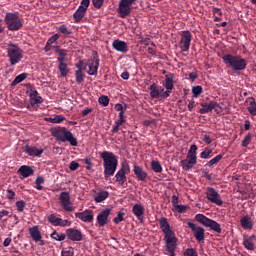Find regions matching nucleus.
<instances>
[{"label": "nucleus", "mask_w": 256, "mask_h": 256, "mask_svg": "<svg viewBox=\"0 0 256 256\" xmlns=\"http://www.w3.org/2000/svg\"><path fill=\"white\" fill-rule=\"evenodd\" d=\"M197 149H199L195 144L190 146V149L187 154L188 161H197Z\"/></svg>", "instance_id": "34"}, {"label": "nucleus", "mask_w": 256, "mask_h": 256, "mask_svg": "<svg viewBox=\"0 0 256 256\" xmlns=\"http://www.w3.org/2000/svg\"><path fill=\"white\" fill-rule=\"evenodd\" d=\"M63 121H65L63 115H57L53 118V123H63Z\"/></svg>", "instance_id": "62"}, {"label": "nucleus", "mask_w": 256, "mask_h": 256, "mask_svg": "<svg viewBox=\"0 0 256 256\" xmlns=\"http://www.w3.org/2000/svg\"><path fill=\"white\" fill-rule=\"evenodd\" d=\"M75 217L77 219H80V221H83L84 223H92L94 216H93V210H84L83 212H76Z\"/></svg>", "instance_id": "16"}, {"label": "nucleus", "mask_w": 256, "mask_h": 256, "mask_svg": "<svg viewBox=\"0 0 256 256\" xmlns=\"http://www.w3.org/2000/svg\"><path fill=\"white\" fill-rule=\"evenodd\" d=\"M240 225L246 230L253 229V221H251V217H249V215L243 216L240 219Z\"/></svg>", "instance_id": "31"}, {"label": "nucleus", "mask_w": 256, "mask_h": 256, "mask_svg": "<svg viewBox=\"0 0 256 256\" xmlns=\"http://www.w3.org/2000/svg\"><path fill=\"white\" fill-rule=\"evenodd\" d=\"M177 241L178 239L175 238L174 240L166 241V250L170 253V256H175V250L177 249Z\"/></svg>", "instance_id": "30"}, {"label": "nucleus", "mask_w": 256, "mask_h": 256, "mask_svg": "<svg viewBox=\"0 0 256 256\" xmlns=\"http://www.w3.org/2000/svg\"><path fill=\"white\" fill-rule=\"evenodd\" d=\"M51 135L57 141H61L62 143L68 142L72 147H77V138L73 137V133L65 127L53 128L51 130Z\"/></svg>", "instance_id": "2"}, {"label": "nucleus", "mask_w": 256, "mask_h": 256, "mask_svg": "<svg viewBox=\"0 0 256 256\" xmlns=\"http://www.w3.org/2000/svg\"><path fill=\"white\" fill-rule=\"evenodd\" d=\"M89 5H91V0H82L79 7H82L84 11H87Z\"/></svg>", "instance_id": "59"}, {"label": "nucleus", "mask_w": 256, "mask_h": 256, "mask_svg": "<svg viewBox=\"0 0 256 256\" xmlns=\"http://www.w3.org/2000/svg\"><path fill=\"white\" fill-rule=\"evenodd\" d=\"M15 197H16L15 191L11 189L6 190V199H8V201L15 200Z\"/></svg>", "instance_id": "53"}, {"label": "nucleus", "mask_w": 256, "mask_h": 256, "mask_svg": "<svg viewBox=\"0 0 256 256\" xmlns=\"http://www.w3.org/2000/svg\"><path fill=\"white\" fill-rule=\"evenodd\" d=\"M202 141H204V143H206L207 145H211L213 140L211 139V136L205 134L202 135Z\"/></svg>", "instance_id": "61"}, {"label": "nucleus", "mask_w": 256, "mask_h": 256, "mask_svg": "<svg viewBox=\"0 0 256 256\" xmlns=\"http://www.w3.org/2000/svg\"><path fill=\"white\" fill-rule=\"evenodd\" d=\"M127 173H129V166L123 165L122 168L116 173L115 179L118 185L123 187L127 183Z\"/></svg>", "instance_id": "14"}, {"label": "nucleus", "mask_w": 256, "mask_h": 256, "mask_svg": "<svg viewBox=\"0 0 256 256\" xmlns=\"http://www.w3.org/2000/svg\"><path fill=\"white\" fill-rule=\"evenodd\" d=\"M57 31L61 33L64 39H67V37H69L70 35H73V31L71 30V28L67 27V25L65 24L58 26Z\"/></svg>", "instance_id": "33"}, {"label": "nucleus", "mask_w": 256, "mask_h": 256, "mask_svg": "<svg viewBox=\"0 0 256 256\" xmlns=\"http://www.w3.org/2000/svg\"><path fill=\"white\" fill-rule=\"evenodd\" d=\"M187 209H189V206H187V205H179L178 204L174 208V211H176L177 213H185Z\"/></svg>", "instance_id": "55"}, {"label": "nucleus", "mask_w": 256, "mask_h": 256, "mask_svg": "<svg viewBox=\"0 0 256 256\" xmlns=\"http://www.w3.org/2000/svg\"><path fill=\"white\" fill-rule=\"evenodd\" d=\"M85 13H87V11L83 9V7H78L73 15L75 23H80L83 17H85Z\"/></svg>", "instance_id": "36"}, {"label": "nucleus", "mask_w": 256, "mask_h": 256, "mask_svg": "<svg viewBox=\"0 0 256 256\" xmlns=\"http://www.w3.org/2000/svg\"><path fill=\"white\" fill-rule=\"evenodd\" d=\"M16 208L19 213H23V211H25V201L23 200L17 201Z\"/></svg>", "instance_id": "54"}, {"label": "nucleus", "mask_w": 256, "mask_h": 256, "mask_svg": "<svg viewBox=\"0 0 256 256\" xmlns=\"http://www.w3.org/2000/svg\"><path fill=\"white\" fill-rule=\"evenodd\" d=\"M29 97L31 107H35V105H41V103H43V98L39 96V92L35 89L30 90Z\"/></svg>", "instance_id": "22"}, {"label": "nucleus", "mask_w": 256, "mask_h": 256, "mask_svg": "<svg viewBox=\"0 0 256 256\" xmlns=\"http://www.w3.org/2000/svg\"><path fill=\"white\" fill-rule=\"evenodd\" d=\"M150 90V97H152V99H159V97H161V95H163V91H165V88H163V86H157V84H152L149 87Z\"/></svg>", "instance_id": "23"}, {"label": "nucleus", "mask_w": 256, "mask_h": 256, "mask_svg": "<svg viewBox=\"0 0 256 256\" xmlns=\"http://www.w3.org/2000/svg\"><path fill=\"white\" fill-rule=\"evenodd\" d=\"M27 77V73H22L18 76L15 77V79L12 81L11 85L15 86V85H19V83H23V81H25Z\"/></svg>", "instance_id": "40"}, {"label": "nucleus", "mask_w": 256, "mask_h": 256, "mask_svg": "<svg viewBox=\"0 0 256 256\" xmlns=\"http://www.w3.org/2000/svg\"><path fill=\"white\" fill-rule=\"evenodd\" d=\"M60 37H61V35L58 34V33L52 35V36L47 40L48 45H53V43H55Z\"/></svg>", "instance_id": "56"}, {"label": "nucleus", "mask_w": 256, "mask_h": 256, "mask_svg": "<svg viewBox=\"0 0 256 256\" xmlns=\"http://www.w3.org/2000/svg\"><path fill=\"white\" fill-rule=\"evenodd\" d=\"M99 105H102V107H107L109 105V97L102 95L98 99Z\"/></svg>", "instance_id": "49"}, {"label": "nucleus", "mask_w": 256, "mask_h": 256, "mask_svg": "<svg viewBox=\"0 0 256 256\" xmlns=\"http://www.w3.org/2000/svg\"><path fill=\"white\" fill-rule=\"evenodd\" d=\"M246 103H249V106L247 107V111L252 115L253 117L256 116V101L255 98L249 97L246 99Z\"/></svg>", "instance_id": "32"}, {"label": "nucleus", "mask_w": 256, "mask_h": 256, "mask_svg": "<svg viewBox=\"0 0 256 256\" xmlns=\"http://www.w3.org/2000/svg\"><path fill=\"white\" fill-rule=\"evenodd\" d=\"M187 225L191 229L196 241L199 243L205 241V229L203 227L197 226L193 222H188Z\"/></svg>", "instance_id": "12"}, {"label": "nucleus", "mask_w": 256, "mask_h": 256, "mask_svg": "<svg viewBox=\"0 0 256 256\" xmlns=\"http://www.w3.org/2000/svg\"><path fill=\"white\" fill-rule=\"evenodd\" d=\"M173 77H174L173 73H169L165 75V83H164L165 89H170L173 91V87H174Z\"/></svg>", "instance_id": "37"}, {"label": "nucleus", "mask_w": 256, "mask_h": 256, "mask_svg": "<svg viewBox=\"0 0 256 256\" xmlns=\"http://www.w3.org/2000/svg\"><path fill=\"white\" fill-rule=\"evenodd\" d=\"M107 197H109V192L101 191V192L96 193V195L94 196V201L96 203H103V201H105V199H107Z\"/></svg>", "instance_id": "38"}, {"label": "nucleus", "mask_w": 256, "mask_h": 256, "mask_svg": "<svg viewBox=\"0 0 256 256\" xmlns=\"http://www.w3.org/2000/svg\"><path fill=\"white\" fill-rule=\"evenodd\" d=\"M76 83H83L85 81V73L81 70L75 71Z\"/></svg>", "instance_id": "44"}, {"label": "nucleus", "mask_w": 256, "mask_h": 256, "mask_svg": "<svg viewBox=\"0 0 256 256\" xmlns=\"http://www.w3.org/2000/svg\"><path fill=\"white\" fill-rule=\"evenodd\" d=\"M125 213L124 212H118L117 216L113 219V222L115 225H119L121 221H124Z\"/></svg>", "instance_id": "52"}, {"label": "nucleus", "mask_w": 256, "mask_h": 256, "mask_svg": "<svg viewBox=\"0 0 256 256\" xmlns=\"http://www.w3.org/2000/svg\"><path fill=\"white\" fill-rule=\"evenodd\" d=\"M193 39V35L189 31H183L181 33L180 38V49L183 52L189 51V48L191 47V41Z\"/></svg>", "instance_id": "11"}, {"label": "nucleus", "mask_w": 256, "mask_h": 256, "mask_svg": "<svg viewBox=\"0 0 256 256\" xmlns=\"http://www.w3.org/2000/svg\"><path fill=\"white\" fill-rule=\"evenodd\" d=\"M159 226L164 233V241H172L174 239H177V236H175V232L171 230V225H169V221L165 217H161L159 220Z\"/></svg>", "instance_id": "6"}, {"label": "nucleus", "mask_w": 256, "mask_h": 256, "mask_svg": "<svg viewBox=\"0 0 256 256\" xmlns=\"http://www.w3.org/2000/svg\"><path fill=\"white\" fill-rule=\"evenodd\" d=\"M201 159H211L213 157V150L210 148H205L204 151L200 153Z\"/></svg>", "instance_id": "41"}, {"label": "nucleus", "mask_w": 256, "mask_h": 256, "mask_svg": "<svg viewBox=\"0 0 256 256\" xmlns=\"http://www.w3.org/2000/svg\"><path fill=\"white\" fill-rule=\"evenodd\" d=\"M125 118H119L116 122L115 125L112 129V133H118L119 132V127H121V125H123V123H125Z\"/></svg>", "instance_id": "45"}, {"label": "nucleus", "mask_w": 256, "mask_h": 256, "mask_svg": "<svg viewBox=\"0 0 256 256\" xmlns=\"http://www.w3.org/2000/svg\"><path fill=\"white\" fill-rule=\"evenodd\" d=\"M29 233L33 241H35V243H39V241L43 239V236L41 235V231H39V226H33L29 228Z\"/></svg>", "instance_id": "27"}, {"label": "nucleus", "mask_w": 256, "mask_h": 256, "mask_svg": "<svg viewBox=\"0 0 256 256\" xmlns=\"http://www.w3.org/2000/svg\"><path fill=\"white\" fill-rule=\"evenodd\" d=\"M24 151L29 155L30 157H41L43 155V148H37L35 146L26 145L24 147Z\"/></svg>", "instance_id": "21"}, {"label": "nucleus", "mask_w": 256, "mask_h": 256, "mask_svg": "<svg viewBox=\"0 0 256 256\" xmlns=\"http://www.w3.org/2000/svg\"><path fill=\"white\" fill-rule=\"evenodd\" d=\"M101 159H103V161H118L119 157H117L115 154H113V152L110 151H104L102 153H100Z\"/></svg>", "instance_id": "35"}, {"label": "nucleus", "mask_w": 256, "mask_h": 256, "mask_svg": "<svg viewBox=\"0 0 256 256\" xmlns=\"http://www.w3.org/2000/svg\"><path fill=\"white\" fill-rule=\"evenodd\" d=\"M59 201L64 211H75V207H73V204L71 203V195L69 194V192H61L59 196Z\"/></svg>", "instance_id": "9"}, {"label": "nucleus", "mask_w": 256, "mask_h": 256, "mask_svg": "<svg viewBox=\"0 0 256 256\" xmlns=\"http://www.w3.org/2000/svg\"><path fill=\"white\" fill-rule=\"evenodd\" d=\"M35 173V170L31 166L23 165L18 169V174L23 177V179H27V177H31Z\"/></svg>", "instance_id": "26"}, {"label": "nucleus", "mask_w": 256, "mask_h": 256, "mask_svg": "<svg viewBox=\"0 0 256 256\" xmlns=\"http://www.w3.org/2000/svg\"><path fill=\"white\" fill-rule=\"evenodd\" d=\"M251 134H247L242 140V147H247L251 143Z\"/></svg>", "instance_id": "58"}, {"label": "nucleus", "mask_w": 256, "mask_h": 256, "mask_svg": "<svg viewBox=\"0 0 256 256\" xmlns=\"http://www.w3.org/2000/svg\"><path fill=\"white\" fill-rule=\"evenodd\" d=\"M104 2L105 0H92L93 6L95 7V9H101V7H103Z\"/></svg>", "instance_id": "60"}, {"label": "nucleus", "mask_w": 256, "mask_h": 256, "mask_svg": "<svg viewBox=\"0 0 256 256\" xmlns=\"http://www.w3.org/2000/svg\"><path fill=\"white\" fill-rule=\"evenodd\" d=\"M66 235L70 241H83V233H81V230L69 228L66 230Z\"/></svg>", "instance_id": "20"}, {"label": "nucleus", "mask_w": 256, "mask_h": 256, "mask_svg": "<svg viewBox=\"0 0 256 256\" xmlns=\"http://www.w3.org/2000/svg\"><path fill=\"white\" fill-rule=\"evenodd\" d=\"M222 61L232 71H245L247 69V60L240 55L224 54Z\"/></svg>", "instance_id": "1"}, {"label": "nucleus", "mask_w": 256, "mask_h": 256, "mask_svg": "<svg viewBox=\"0 0 256 256\" xmlns=\"http://www.w3.org/2000/svg\"><path fill=\"white\" fill-rule=\"evenodd\" d=\"M48 221L54 227H67L69 220H63L62 218L57 217L56 214H50L48 216Z\"/></svg>", "instance_id": "18"}, {"label": "nucleus", "mask_w": 256, "mask_h": 256, "mask_svg": "<svg viewBox=\"0 0 256 256\" xmlns=\"http://www.w3.org/2000/svg\"><path fill=\"white\" fill-rule=\"evenodd\" d=\"M109 215H111V209L107 208L101 211L97 216V223L100 227H105L109 223Z\"/></svg>", "instance_id": "17"}, {"label": "nucleus", "mask_w": 256, "mask_h": 256, "mask_svg": "<svg viewBox=\"0 0 256 256\" xmlns=\"http://www.w3.org/2000/svg\"><path fill=\"white\" fill-rule=\"evenodd\" d=\"M112 47L115 51H118L119 53H127L129 51V45L127 42L116 39L112 42Z\"/></svg>", "instance_id": "19"}, {"label": "nucleus", "mask_w": 256, "mask_h": 256, "mask_svg": "<svg viewBox=\"0 0 256 256\" xmlns=\"http://www.w3.org/2000/svg\"><path fill=\"white\" fill-rule=\"evenodd\" d=\"M62 256H73L75 255V250L73 249V247H67L64 248L61 252Z\"/></svg>", "instance_id": "50"}, {"label": "nucleus", "mask_w": 256, "mask_h": 256, "mask_svg": "<svg viewBox=\"0 0 256 256\" xmlns=\"http://www.w3.org/2000/svg\"><path fill=\"white\" fill-rule=\"evenodd\" d=\"M58 69L60 71L61 77H67V75H69V68L67 67V63L59 62Z\"/></svg>", "instance_id": "39"}, {"label": "nucleus", "mask_w": 256, "mask_h": 256, "mask_svg": "<svg viewBox=\"0 0 256 256\" xmlns=\"http://www.w3.org/2000/svg\"><path fill=\"white\" fill-rule=\"evenodd\" d=\"M50 237H51V239H54L55 241H65V239H67L66 234H59V233H57V231H54L50 235Z\"/></svg>", "instance_id": "42"}, {"label": "nucleus", "mask_w": 256, "mask_h": 256, "mask_svg": "<svg viewBox=\"0 0 256 256\" xmlns=\"http://www.w3.org/2000/svg\"><path fill=\"white\" fill-rule=\"evenodd\" d=\"M197 107V104L195 103V100H190L188 103V111H193Z\"/></svg>", "instance_id": "63"}, {"label": "nucleus", "mask_w": 256, "mask_h": 256, "mask_svg": "<svg viewBox=\"0 0 256 256\" xmlns=\"http://www.w3.org/2000/svg\"><path fill=\"white\" fill-rule=\"evenodd\" d=\"M77 169H79V163L71 162V164H70V171H77Z\"/></svg>", "instance_id": "64"}, {"label": "nucleus", "mask_w": 256, "mask_h": 256, "mask_svg": "<svg viewBox=\"0 0 256 256\" xmlns=\"http://www.w3.org/2000/svg\"><path fill=\"white\" fill-rule=\"evenodd\" d=\"M87 67H89L88 75H97L99 69V54L97 52H93V58L88 60Z\"/></svg>", "instance_id": "13"}, {"label": "nucleus", "mask_w": 256, "mask_h": 256, "mask_svg": "<svg viewBox=\"0 0 256 256\" xmlns=\"http://www.w3.org/2000/svg\"><path fill=\"white\" fill-rule=\"evenodd\" d=\"M255 239L256 236H244L243 238V245L245 249H248V251H254L255 250Z\"/></svg>", "instance_id": "24"}, {"label": "nucleus", "mask_w": 256, "mask_h": 256, "mask_svg": "<svg viewBox=\"0 0 256 256\" xmlns=\"http://www.w3.org/2000/svg\"><path fill=\"white\" fill-rule=\"evenodd\" d=\"M195 220L204 225V227H209L212 231H215V233H221V224L215 220H211L203 214H196Z\"/></svg>", "instance_id": "5"}, {"label": "nucleus", "mask_w": 256, "mask_h": 256, "mask_svg": "<svg viewBox=\"0 0 256 256\" xmlns=\"http://www.w3.org/2000/svg\"><path fill=\"white\" fill-rule=\"evenodd\" d=\"M156 45L154 42H151V46L148 47L147 52L149 55H157V49H155Z\"/></svg>", "instance_id": "57"}, {"label": "nucleus", "mask_w": 256, "mask_h": 256, "mask_svg": "<svg viewBox=\"0 0 256 256\" xmlns=\"http://www.w3.org/2000/svg\"><path fill=\"white\" fill-rule=\"evenodd\" d=\"M88 65L87 60H80L77 64L76 67L78 68L77 71H86Z\"/></svg>", "instance_id": "47"}, {"label": "nucleus", "mask_w": 256, "mask_h": 256, "mask_svg": "<svg viewBox=\"0 0 256 256\" xmlns=\"http://www.w3.org/2000/svg\"><path fill=\"white\" fill-rule=\"evenodd\" d=\"M201 109L199 110V113L201 115H205L207 113H211V111H215L216 113H221L222 109L219 103L215 101H210L209 103H201Z\"/></svg>", "instance_id": "10"}, {"label": "nucleus", "mask_w": 256, "mask_h": 256, "mask_svg": "<svg viewBox=\"0 0 256 256\" xmlns=\"http://www.w3.org/2000/svg\"><path fill=\"white\" fill-rule=\"evenodd\" d=\"M192 93H193V97L195 98L199 97V95L203 93V87L200 85L192 87Z\"/></svg>", "instance_id": "48"}, {"label": "nucleus", "mask_w": 256, "mask_h": 256, "mask_svg": "<svg viewBox=\"0 0 256 256\" xmlns=\"http://www.w3.org/2000/svg\"><path fill=\"white\" fill-rule=\"evenodd\" d=\"M196 161H182L181 165H182V169H184V171H189V169H193V166L196 164Z\"/></svg>", "instance_id": "43"}, {"label": "nucleus", "mask_w": 256, "mask_h": 256, "mask_svg": "<svg viewBox=\"0 0 256 256\" xmlns=\"http://www.w3.org/2000/svg\"><path fill=\"white\" fill-rule=\"evenodd\" d=\"M6 51L9 63L12 67L21 63L23 59V49H21L17 44H13L12 42L8 43Z\"/></svg>", "instance_id": "3"}, {"label": "nucleus", "mask_w": 256, "mask_h": 256, "mask_svg": "<svg viewBox=\"0 0 256 256\" xmlns=\"http://www.w3.org/2000/svg\"><path fill=\"white\" fill-rule=\"evenodd\" d=\"M117 171V161H105L104 162V177L109 179L112 175H115Z\"/></svg>", "instance_id": "15"}, {"label": "nucleus", "mask_w": 256, "mask_h": 256, "mask_svg": "<svg viewBox=\"0 0 256 256\" xmlns=\"http://www.w3.org/2000/svg\"><path fill=\"white\" fill-rule=\"evenodd\" d=\"M183 256H199V254L197 253L196 249H194V248H187L183 252Z\"/></svg>", "instance_id": "51"}, {"label": "nucleus", "mask_w": 256, "mask_h": 256, "mask_svg": "<svg viewBox=\"0 0 256 256\" xmlns=\"http://www.w3.org/2000/svg\"><path fill=\"white\" fill-rule=\"evenodd\" d=\"M132 213L137 217V219H143V215H145V207L142 204H135L132 207Z\"/></svg>", "instance_id": "28"}, {"label": "nucleus", "mask_w": 256, "mask_h": 256, "mask_svg": "<svg viewBox=\"0 0 256 256\" xmlns=\"http://www.w3.org/2000/svg\"><path fill=\"white\" fill-rule=\"evenodd\" d=\"M133 172L138 181H147L148 174L140 166L135 165Z\"/></svg>", "instance_id": "25"}, {"label": "nucleus", "mask_w": 256, "mask_h": 256, "mask_svg": "<svg viewBox=\"0 0 256 256\" xmlns=\"http://www.w3.org/2000/svg\"><path fill=\"white\" fill-rule=\"evenodd\" d=\"M8 31H20L23 29V19L18 12H7L4 18Z\"/></svg>", "instance_id": "4"}, {"label": "nucleus", "mask_w": 256, "mask_h": 256, "mask_svg": "<svg viewBox=\"0 0 256 256\" xmlns=\"http://www.w3.org/2000/svg\"><path fill=\"white\" fill-rule=\"evenodd\" d=\"M137 3V0H120L117 13L121 19H125V17H129L131 15L132 6Z\"/></svg>", "instance_id": "7"}, {"label": "nucleus", "mask_w": 256, "mask_h": 256, "mask_svg": "<svg viewBox=\"0 0 256 256\" xmlns=\"http://www.w3.org/2000/svg\"><path fill=\"white\" fill-rule=\"evenodd\" d=\"M151 167L155 173H161V171H163V167L161 166L159 161H152Z\"/></svg>", "instance_id": "46"}, {"label": "nucleus", "mask_w": 256, "mask_h": 256, "mask_svg": "<svg viewBox=\"0 0 256 256\" xmlns=\"http://www.w3.org/2000/svg\"><path fill=\"white\" fill-rule=\"evenodd\" d=\"M205 195H206V199L210 201V203H214V205H218L219 207L223 205V200H221V195L219 194V192H217V190H215V188L207 187Z\"/></svg>", "instance_id": "8"}, {"label": "nucleus", "mask_w": 256, "mask_h": 256, "mask_svg": "<svg viewBox=\"0 0 256 256\" xmlns=\"http://www.w3.org/2000/svg\"><path fill=\"white\" fill-rule=\"evenodd\" d=\"M53 49L55 53L59 55L57 58L58 63H65V57L67 56V53H69V51L62 49L60 46H53Z\"/></svg>", "instance_id": "29"}]
</instances>
